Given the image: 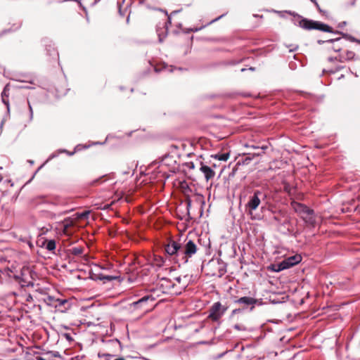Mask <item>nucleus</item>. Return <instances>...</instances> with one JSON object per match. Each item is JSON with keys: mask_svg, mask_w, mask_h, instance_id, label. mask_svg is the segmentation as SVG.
<instances>
[{"mask_svg": "<svg viewBox=\"0 0 360 360\" xmlns=\"http://www.w3.org/2000/svg\"><path fill=\"white\" fill-rule=\"evenodd\" d=\"M257 300L250 297H242L235 301V303L238 304H243L244 306L252 305L253 308L254 305L257 303Z\"/></svg>", "mask_w": 360, "mask_h": 360, "instance_id": "13", "label": "nucleus"}, {"mask_svg": "<svg viewBox=\"0 0 360 360\" xmlns=\"http://www.w3.org/2000/svg\"><path fill=\"white\" fill-rule=\"evenodd\" d=\"M355 53L352 51H347L345 53L340 54L335 57V59L340 63H344L346 60H352L354 58Z\"/></svg>", "mask_w": 360, "mask_h": 360, "instance_id": "14", "label": "nucleus"}, {"mask_svg": "<svg viewBox=\"0 0 360 360\" xmlns=\"http://www.w3.org/2000/svg\"><path fill=\"white\" fill-rule=\"evenodd\" d=\"M228 307L219 302H214L209 310L208 318L212 321H218L226 311Z\"/></svg>", "mask_w": 360, "mask_h": 360, "instance_id": "5", "label": "nucleus"}, {"mask_svg": "<svg viewBox=\"0 0 360 360\" xmlns=\"http://www.w3.org/2000/svg\"><path fill=\"white\" fill-rule=\"evenodd\" d=\"M104 356H112V355H110V354H104Z\"/></svg>", "mask_w": 360, "mask_h": 360, "instance_id": "42", "label": "nucleus"}, {"mask_svg": "<svg viewBox=\"0 0 360 360\" xmlns=\"http://www.w3.org/2000/svg\"><path fill=\"white\" fill-rule=\"evenodd\" d=\"M316 8L319 10V11L320 13H321V12H322V10L321 9V8H320V6H316Z\"/></svg>", "mask_w": 360, "mask_h": 360, "instance_id": "36", "label": "nucleus"}, {"mask_svg": "<svg viewBox=\"0 0 360 360\" xmlns=\"http://www.w3.org/2000/svg\"><path fill=\"white\" fill-rule=\"evenodd\" d=\"M3 103L6 105L7 108L8 109V101H6L4 98H2Z\"/></svg>", "mask_w": 360, "mask_h": 360, "instance_id": "31", "label": "nucleus"}, {"mask_svg": "<svg viewBox=\"0 0 360 360\" xmlns=\"http://www.w3.org/2000/svg\"><path fill=\"white\" fill-rule=\"evenodd\" d=\"M311 2H313L315 5V6H319V4L317 3L316 0H310Z\"/></svg>", "mask_w": 360, "mask_h": 360, "instance_id": "33", "label": "nucleus"}, {"mask_svg": "<svg viewBox=\"0 0 360 360\" xmlns=\"http://www.w3.org/2000/svg\"><path fill=\"white\" fill-rule=\"evenodd\" d=\"M190 164H191L190 168L193 169V168H194V165H193V162H191Z\"/></svg>", "mask_w": 360, "mask_h": 360, "instance_id": "38", "label": "nucleus"}, {"mask_svg": "<svg viewBox=\"0 0 360 360\" xmlns=\"http://www.w3.org/2000/svg\"><path fill=\"white\" fill-rule=\"evenodd\" d=\"M71 252L75 256L80 255L83 253V248L80 247H75L71 250Z\"/></svg>", "mask_w": 360, "mask_h": 360, "instance_id": "23", "label": "nucleus"}, {"mask_svg": "<svg viewBox=\"0 0 360 360\" xmlns=\"http://www.w3.org/2000/svg\"><path fill=\"white\" fill-rule=\"evenodd\" d=\"M56 302H57L56 306H63V305L68 303L67 300H60V299H58L56 300Z\"/></svg>", "mask_w": 360, "mask_h": 360, "instance_id": "26", "label": "nucleus"}, {"mask_svg": "<svg viewBox=\"0 0 360 360\" xmlns=\"http://www.w3.org/2000/svg\"><path fill=\"white\" fill-rule=\"evenodd\" d=\"M198 29H195L193 31H194V32H196V31H198Z\"/></svg>", "mask_w": 360, "mask_h": 360, "instance_id": "44", "label": "nucleus"}, {"mask_svg": "<svg viewBox=\"0 0 360 360\" xmlns=\"http://www.w3.org/2000/svg\"><path fill=\"white\" fill-rule=\"evenodd\" d=\"M288 13L296 18L295 24L304 30H317L324 32H333V28L327 24L303 18L295 12L289 11Z\"/></svg>", "mask_w": 360, "mask_h": 360, "instance_id": "3", "label": "nucleus"}, {"mask_svg": "<svg viewBox=\"0 0 360 360\" xmlns=\"http://www.w3.org/2000/svg\"><path fill=\"white\" fill-rule=\"evenodd\" d=\"M111 267V265H107L106 266H102L99 264H95L94 268L92 269L93 275L96 279H98L101 281H112L119 278L118 276H110V275H104L100 272V270H109Z\"/></svg>", "mask_w": 360, "mask_h": 360, "instance_id": "6", "label": "nucleus"}, {"mask_svg": "<svg viewBox=\"0 0 360 360\" xmlns=\"http://www.w3.org/2000/svg\"><path fill=\"white\" fill-rule=\"evenodd\" d=\"M356 42L359 43L360 44V40H357Z\"/></svg>", "mask_w": 360, "mask_h": 360, "instance_id": "46", "label": "nucleus"}, {"mask_svg": "<svg viewBox=\"0 0 360 360\" xmlns=\"http://www.w3.org/2000/svg\"><path fill=\"white\" fill-rule=\"evenodd\" d=\"M115 360H125L124 358H118V359H116Z\"/></svg>", "mask_w": 360, "mask_h": 360, "instance_id": "40", "label": "nucleus"}, {"mask_svg": "<svg viewBox=\"0 0 360 360\" xmlns=\"http://www.w3.org/2000/svg\"><path fill=\"white\" fill-rule=\"evenodd\" d=\"M261 153H254V154H250L248 153L245 159V161L244 162H248L249 161H250L255 156H259L260 155Z\"/></svg>", "mask_w": 360, "mask_h": 360, "instance_id": "24", "label": "nucleus"}, {"mask_svg": "<svg viewBox=\"0 0 360 360\" xmlns=\"http://www.w3.org/2000/svg\"><path fill=\"white\" fill-rule=\"evenodd\" d=\"M175 283L178 288L174 290L171 293L180 294L181 290L185 289L189 283L190 278L188 275L184 276H178L174 278Z\"/></svg>", "mask_w": 360, "mask_h": 360, "instance_id": "10", "label": "nucleus"}, {"mask_svg": "<svg viewBox=\"0 0 360 360\" xmlns=\"http://www.w3.org/2000/svg\"><path fill=\"white\" fill-rule=\"evenodd\" d=\"M291 207L294 211L307 224L314 225L315 224V218L314 216V210L309 208L304 204L292 202Z\"/></svg>", "mask_w": 360, "mask_h": 360, "instance_id": "4", "label": "nucleus"}, {"mask_svg": "<svg viewBox=\"0 0 360 360\" xmlns=\"http://www.w3.org/2000/svg\"><path fill=\"white\" fill-rule=\"evenodd\" d=\"M287 269H288V264H287V262H284L283 260L278 264H274L273 267H272V269L276 272H278V271H283V270Z\"/></svg>", "mask_w": 360, "mask_h": 360, "instance_id": "19", "label": "nucleus"}, {"mask_svg": "<svg viewBox=\"0 0 360 360\" xmlns=\"http://www.w3.org/2000/svg\"><path fill=\"white\" fill-rule=\"evenodd\" d=\"M250 70H255V68H250Z\"/></svg>", "mask_w": 360, "mask_h": 360, "instance_id": "45", "label": "nucleus"}, {"mask_svg": "<svg viewBox=\"0 0 360 360\" xmlns=\"http://www.w3.org/2000/svg\"><path fill=\"white\" fill-rule=\"evenodd\" d=\"M236 311H237V309L233 310V314L236 313Z\"/></svg>", "mask_w": 360, "mask_h": 360, "instance_id": "41", "label": "nucleus"}, {"mask_svg": "<svg viewBox=\"0 0 360 360\" xmlns=\"http://www.w3.org/2000/svg\"><path fill=\"white\" fill-rule=\"evenodd\" d=\"M325 42L329 44V46H328V49L332 50L334 52H339L342 49V40L341 38L328 39L326 41H322V40L318 41V43L319 44H322Z\"/></svg>", "mask_w": 360, "mask_h": 360, "instance_id": "9", "label": "nucleus"}, {"mask_svg": "<svg viewBox=\"0 0 360 360\" xmlns=\"http://www.w3.org/2000/svg\"><path fill=\"white\" fill-rule=\"evenodd\" d=\"M167 257L172 262L179 266L188 262L198 250L197 245L192 240H185L184 243L171 240L165 246Z\"/></svg>", "mask_w": 360, "mask_h": 360, "instance_id": "1", "label": "nucleus"}, {"mask_svg": "<svg viewBox=\"0 0 360 360\" xmlns=\"http://www.w3.org/2000/svg\"><path fill=\"white\" fill-rule=\"evenodd\" d=\"M214 158L218 160L226 161L229 158V153L216 154Z\"/></svg>", "mask_w": 360, "mask_h": 360, "instance_id": "21", "label": "nucleus"}, {"mask_svg": "<svg viewBox=\"0 0 360 360\" xmlns=\"http://www.w3.org/2000/svg\"><path fill=\"white\" fill-rule=\"evenodd\" d=\"M316 8L319 10V11L320 13H321V12H322V10L321 9V8H320V6H316Z\"/></svg>", "mask_w": 360, "mask_h": 360, "instance_id": "35", "label": "nucleus"}, {"mask_svg": "<svg viewBox=\"0 0 360 360\" xmlns=\"http://www.w3.org/2000/svg\"><path fill=\"white\" fill-rule=\"evenodd\" d=\"M155 298L152 295H148L139 299L138 301L132 302L130 306L135 309H141L143 311H147L148 302H153Z\"/></svg>", "mask_w": 360, "mask_h": 360, "instance_id": "8", "label": "nucleus"}, {"mask_svg": "<svg viewBox=\"0 0 360 360\" xmlns=\"http://www.w3.org/2000/svg\"><path fill=\"white\" fill-rule=\"evenodd\" d=\"M283 184H284V186H283L284 191L288 193H290V186L289 185V184L284 182Z\"/></svg>", "mask_w": 360, "mask_h": 360, "instance_id": "28", "label": "nucleus"}, {"mask_svg": "<svg viewBox=\"0 0 360 360\" xmlns=\"http://www.w3.org/2000/svg\"><path fill=\"white\" fill-rule=\"evenodd\" d=\"M283 261L287 262L288 267L290 268L298 264L301 261V257L300 255L291 256L285 259Z\"/></svg>", "mask_w": 360, "mask_h": 360, "instance_id": "15", "label": "nucleus"}, {"mask_svg": "<svg viewBox=\"0 0 360 360\" xmlns=\"http://www.w3.org/2000/svg\"><path fill=\"white\" fill-rule=\"evenodd\" d=\"M72 225V221H70V220H65L64 221V225H63V227H64V230L65 231H67V229L70 227Z\"/></svg>", "mask_w": 360, "mask_h": 360, "instance_id": "25", "label": "nucleus"}, {"mask_svg": "<svg viewBox=\"0 0 360 360\" xmlns=\"http://www.w3.org/2000/svg\"><path fill=\"white\" fill-rule=\"evenodd\" d=\"M63 336L69 342L73 341V338L70 333H63Z\"/></svg>", "mask_w": 360, "mask_h": 360, "instance_id": "27", "label": "nucleus"}, {"mask_svg": "<svg viewBox=\"0 0 360 360\" xmlns=\"http://www.w3.org/2000/svg\"><path fill=\"white\" fill-rule=\"evenodd\" d=\"M165 264V259L162 257L158 255H154L152 265L158 268L162 267Z\"/></svg>", "mask_w": 360, "mask_h": 360, "instance_id": "17", "label": "nucleus"}, {"mask_svg": "<svg viewBox=\"0 0 360 360\" xmlns=\"http://www.w3.org/2000/svg\"><path fill=\"white\" fill-rule=\"evenodd\" d=\"M352 41H356L357 39H356L354 37L349 36L348 37Z\"/></svg>", "mask_w": 360, "mask_h": 360, "instance_id": "32", "label": "nucleus"}, {"mask_svg": "<svg viewBox=\"0 0 360 360\" xmlns=\"http://www.w3.org/2000/svg\"><path fill=\"white\" fill-rule=\"evenodd\" d=\"M1 274L7 276L8 278H13L16 281H19L22 286L27 287L34 286V277L37 276L36 273L30 268L25 266L20 269V273L15 267H4V271H1Z\"/></svg>", "mask_w": 360, "mask_h": 360, "instance_id": "2", "label": "nucleus"}, {"mask_svg": "<svg viewBox=\"0 0 360 360\" xmlns=\"http://www.w3.org/2000/svg\"><path fill=\"white\" fill-rule=\"evenodd\" d=\"M200 170L203 174L207 181L213 179L215 175V172L211 167L204 165L202 162H200Z\"/></svg>", "mask_w": 360, "mask_h": 360, "instance_id": "12", "label": "nucleus"}, {"mask_svg": "<svg viewBox=\"0 0 360 360\" xmlns=\"http://www.w3.org/2000/svg\"><path fill=\"white\" fill-rule=\"evenodd\" d=\"M29 104V108H30V117L31 119L32 118V116H33V111H32V106L30 104V103H28Z\"/></svg>", "mask_w": 360, "mask_h": 360, "instance_id": "30", "label": "nucleus"}, {"mask_svg": "<svg viewBox=\"0 0 360 360\" xmlns=\"http://www.w3.org/2000/svg\"><path fill=\"white\" fill-rule=\"evenodd\" d=\"M233 328L237 330H245V328L243 326L236 324L234 325Z\"/></svg>", "mask_w": 360, "mask_h": 360, "instance_id": "29", "label": "nucleus"}, {"mask_svg": "<svg viewBox=\"0 0 360 360\" xmlns=\"http://www.w3.org/2000/svg\"><path fill=\"white\" fill-rule=\"evenodd\" d=\"M262 195V192L259 191H255L254 194L250 197V199L246 204V208L248 209L249 213L251 214L253 210H255L260 205L261 200L259 196Z\"/></svg>", "mask_w": 360, "mask_h": 360, "instance_id": "7", "label": "nucleus"}, {"mask_svg": "<svg viewBox=\"0 0 360 360\" xmlns=\"http://www.w3.org/2000/svg\"><path fill=\"white\" fill-rule=\"evenodd\" d=\"M195 202L198 205L202 206L205 205V198L204 196L199 193H193L191 196H188L186 198L187 207L189 208L191 205V203Z\"/></svg>", "mask_w": 360, "mask_h": 360, "instance_id": "11", "label": "nucleus"}, {"mask_svg": "<svg viewBox=\"0 0 360 360\" xmlns=\"http://www.w3.org/2000/svg\"><path fill=\"white\" fill-rule=\"evenodd\" d=\"M260 148L262 150H266L267 148V146H262Z\"/></svg>", "mask_w": 360, "mask_h": 360, "instance_id": "39", "label": "nucleus"}, {"mask_svg": "<svg viewBox=\"0 0 360 360\" xmlns=\"http://www.w3.org/2000/svg\"><path fill=\"white\" fill-rule=\"evenodd\" d=\"M161 281V285L165 286L167 290H170V292H173L174 290H172V289L176 287V284L172 283L169 279L162 278Z\"/></svg>", "mask_w": 360, "mask_h": 360, "instance_id": "18", "label": "nucleus"}, {"mask_svg": "<svg viewBox=\"0 0 360 360\" xmlns=\"http://www.w3.org/2000/svg\"><path fill=\"white\" fill-rule=\"evenodd\" d=\"M250 147L252 148H259V146H251Z\"/></svg>", "mask_w": 360, "mask_h": 360, "instance_id": "37", "label": "nucleus"}, {"mask_svg": "<svg viewBox=\"0 0 360 360\" xmlns=\"http://www.w3.org/2000/svg\"><path fill=\"white\" fill-rule=\"evenodd\" d=\"M56 247V241L54 240H48L46 244V248L49 251L54 250Z\"/></svg>", "mask_w": 360, "mask_h": 360, "instance_id": "22", "label": "nucleus"}, {"mask_svg": "<svg viewBox=\"0 0 360 360\" xmlns=\"http://www.w3.org/2000/svg\"><path fill=\"white\" fill-rule=\"evenodd\" d=\"M60 354L58 352H49L46 354L45 356L38 357V360H51L53 357H59Z\"/></svg>", "mask_w": 360, "mask_h": 360, "instance_id": "20", "label": "nucleus"}, {"mask_svg": "<svg viewBox=\"0 0 360 360\" xmlns=\"http://www.w3.org/2000/svg\"><path fill=\"white\" fill-rule=\"evenodd\" d=\"M87 214V213H84V214H82V216H86Z\"/></svg>", "mask_w": 360, "mask_h": 360, "instance_id": "43", "label": "nucleus"}, {"mask_svg": "<svg viewBox=\"0 0 360 360\" xmlns=\"http://www.w3.org/2000/svg\"><path fill=\"white\" fill-rule=\"evenodd\" d=\"M176 163V160L174 159L173 156L169 155H165L161 160L162 166H169L172 167Z\"/></svg>", "mask_w": 360, "mask_h": 360, "instance_id": "16", "label": "nucleus"}, {"mask_svg": "<svg viewBox=\"0 0 360 360\" xmlns=\"http://www.w3.org/2000/svg\"><path fill=\"white\" fill-rule=\"evenodd\" d=\"M328 60L330 61V62H333V61L337 60L335 59V58L329 57L328 58Z\"/></svg>", "mask_w": 360, "mask_h": 360, "instance_id": "34", "label": "nucleus"}]
</instances>
